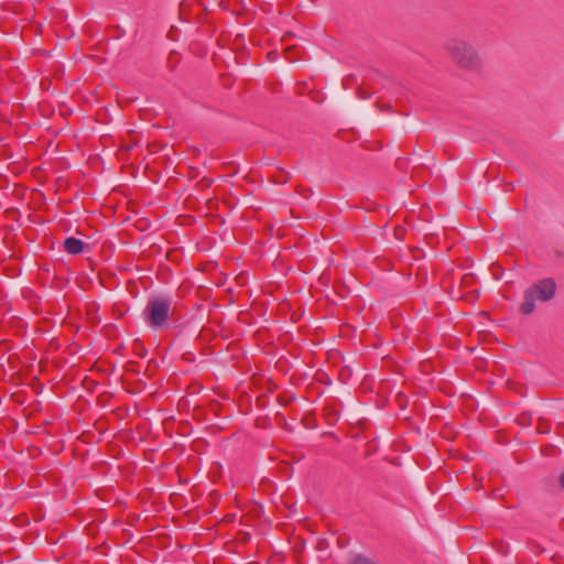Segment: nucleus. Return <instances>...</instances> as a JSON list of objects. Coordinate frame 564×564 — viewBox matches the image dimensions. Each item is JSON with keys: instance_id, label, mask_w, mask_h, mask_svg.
<instances>
[{"instance_id": "nucleus-1", "label": "nucleus", "mask_w": 564, "mask_h": 564, "mask_svg": "<svg viewBox=\"0 0 564 564\" xmlns=\"http://www.w3.org/2000/svg\"><path fill=\"white\" fill-rule=\"evenodd\" d=\"M444 50L459 68L475 70L480 67L481 62L478 52L470 43L463 39L451 37L446 40Z\"/></svg>"}, {"instance_id": "nucleus-2", "label": "nucleus", "mask_w": 564, "mask_h": 564, "mask_svg": "<svg viewBox=\"0 0 564 564\" xmlns=\"http://www.w3.org/2000/svg\"><path fill=\"white\" fill-rule=\"evenodd\" d=\"M556 283L552 278L539 280L524 292L523 302L520 305V312L524 315L531 314L535 310V302H547L555 296Z\"/></svg>"}, {"instance_id": "nucleus-3", "label": "nucleus", "mask_w": 564, "mask_h": 564, "mask_svg": "<svg viewBox=\"0 0 564 564\" xmlns=\"http://www.w3.org/2000/svg\"><path fill=\"white\" fill-rule=\"evenodd\" d=\"M172 300L167 295H158L149 300L143 316L152 328H163L167 325Z\"/></svg>"}, {"instance_id": "nucleus-4", "label": "nucleus", "mask_w": 564, "mask_h": 564, "mask_svg": "<svg viewBox=\"0 0 564 564\" xmlns=\"http://www.w3.org/2000/svg\"><path fill=\"white\" fill-rule=\"evenodd\" d=\"M85 243L77 238L68 237L64 241V249L69 254H79L84 251Z\"/></svg>"}, {"instance_id": "nucleus-5", "label": "nucleus", "mask_w": 564, "mask_h": 564, "mask_svg": "<svg viewBox=\"0 0 564 564\" xmlns=\"http://www.w3.org/2000/svg\"><path fill=\"white\" fill-rule=\"evenodd\" d=\"M351 564H377L376 562L371 561L370 558L366 557V556H362V555H357Z\"/></svg>"}, {"instance_id": "nucleus-6", "label": "nucleus", "mask_w": 564, "mask_h": 564, "mask_svg": "<svg viewBox=\"0 0 564 564\" xmlns=\"http://www.w3.org/2000/svg\"><path fill=\"white\" fill-rule=\"evenodd\" d=\"M292 400H293L292 395H284V394L278 395L279 403L284 406L288 405Z\"/></svg>"}, {"instance_id": "nucleus-7", "label": "nucleus", "mask_w": 564, "mask_h": 564, "mask_svg": "<svg viewBox=\"0 0 564 564\" xmlns=\"http://www.w3.org/2000/svg\"><path fill=\"white\" fill-rule=\"evenodd\" d=\"M538 431H539L540 433H546L549 430H547V427H546V426H544V424H543V423H540V424H539V426H538Z\"/></svg>"}, {"instance_id": "nucleus-8", "label": "nucleus", "mask_w": 564, "mask_h": 564, "mask_svg": "<svg viewBox=\"0 0 564 564\" xmlns=\"http://www.w3.org/2000/svg\"><path fill=\"white\" fill-rule=\"evenodd\" d=\"M558 481H560L561 488L564 490V471L561 474Z\"/></svg>"}, {"instance_id": "nucleus-9", "label": "nucleus", "mask_w": 564, "mask_h": 564, "mask_svg": "<svg viewBox=\"0 0 564 564\" xmlns=\"http://www.w3.org/2000/svg\"><path fill=\"white\" fill-rule=\"evenodd\" d=\"M359 97H360L361 99L367 98V96H364V95H361V94L359 95Z\"/></svg>"}]
</instances>
